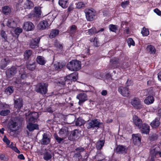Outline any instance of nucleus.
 I'll return each instance as SVG.
<instances>
[{"mask_svg":"<svg viewBox=\"0 0 161 161\" xmlns=\"http://www.w3.org/2000/svg\"><path fill=\"white\" fill-rule=\"evenodd\" d=\"M78 73L77 72H74L66 76L64 80H60L58 82L59 85L60 86H64L66 83L70 84V82L72 81H75L77 79Z\"/></svg>","mask_w":161,"mask_h":161,"instance_id":"nucleus-1","label":"nucleus"},{"mask_svg":"<svg viewBox=\"0 0 161 161\" xmlns=\"http://www.w3.org/2000/svg\"><path fill=\"white\" fill-rule=\"evenodd\" d=\"M81 62L77 60H73L70 61L67 65V68L71 71H76L81 68Z\"/></svg>","mask_w":161,"mask_h":161,"instance_id":"nucleus-2","label":"nucleus"},{"mask_svg":"<svg viewBox=\"0 0 161 161\" xmlns=\"http://www.w3.org/2000/svg\"><path fill=\"white\" fill-rule=\"evenodd\" d=\"M101 124L99 120L94 119L88 121L86 124V126L88 129H97L100 127Z\"/></svg>","mask_w":161,"mask_h":161,"instance_id":"nucleus-3","label":"nucleus"},{"mask_svg":"<svg viewBox=\"0 0 161 161\" xmlns=\"http://www.w3.org/2000/svg\"><path fill=\"white\" fill-rule=\"evenodd\" d=\"M48 86L47 83H38L36 85L35 90L37 92L45 94L47 91Z\"/></svg>","mask_w":161,"mask_h":161,"instance_id":"nucleus-4","label":"nucleus"},{"mask_svg":"<svg viewBox=\"0 0 161 161\" xmlns=\"http://www.w3.org/2000/svg\"><path fill=\"white\" fill-rule=\"evenodd\" d=\"M131 104L136 109H140L143 108L142 102L138 97H135L131 99Z\"/></svg>","mask_w":161,"mask_h":161,"instance_id":"nucleus-5","label":"nucleus"},{"mask_svg":"<svg viewBox=\"0 0 161 161\" xmlns=\"http://www.w3.org/2000/svg\"><path fill=\"white\" fill-rule=\"evenodd\" d=\"M86 18L87 20L92 21L95 15V11L93 10L86 9L85 10Z\"/></svg>","mask_w":161,"mask_h":161,"instance_id":"nucleus-6","label":"nucleus"},{"mask_svg":"<svg viewBox=\"0 0 161 161\" xmlns=\"http://www.w3.org/2000/svg\"><path fill=\"white\" fill-rule=\"evenodd\" d=\"M76 98L79 100V104L81 105L84 102L87 100V96L85 93L81 92L77 95Z\"/></svg>","mask_w":161,"mask_h":161,"instance_id":"nucleus-7","label":"nucleus"},{"mask_svg":"<svg viewBox=\"0 0 161 161\" xmlns=\"http://www.w3.org/2000/svg\"><path fill=\"white\" fill-rule=\"evenodd\" d=\"M17 70L15 66H12L8 69L6 72L7 77L10 78L14 76L17 72Z\"/></svg>","mask_w":161,"mask_h":161,"instance_id":"nucleus-8","label":"nucleus"},{"mask_svg":"<svg viewBox=\"0 0 161 161\" xmlns=\"http://www.w3.org/2000/svg\"><path fill=\"white\" fill-rule=\"evenodd\" d=\"M14 107L18 109H20L23 105V100L22 98L19 97L16 98L14 97Z\"/></svg>","mask_w":161,"mask_h":161,"instance_id":"nucleus-9","label":"nucleus"},{"mask_svg":"<svg viewBox=\"0 0 161 161\" xmlns=\"http://www.w3.org/2000/svg\"><path fill=\"white\" fill-rule=\"evenodd\" d=\"M140 129V131L142 133L148 134L149 132L150 127L147 124H143L141 126V128H139Z\"/></svg>","mask_w":161,"mask_h":161,"instance_id":"nucleus-10","label":"nucleus"},{"mask_svg":"<svg viewBox=\"0 0 161 161\" xmlns=\"http://www.w3.org/2000/svg\"><path fill=\"white\" fill-rule=\"evenodd\" d=\"M49 25L47 21L43 20L40 22L37 25V28L40 30H43L48 28Z\"/></svg>","mask_w":161,"mask_h":161,"instance_id":"nucleus-11","label":"nucleus"},{"mask_svg":"<svg viewBox=\"0 0 161 161\" xmlns=\"http://www.w3.org/2000/svg\"><path fill=\"white\" fill-rule=\"evenodd\" d=\"M133 142L134 144L136 145H139L141 143V136L139 134L132 135Z\"/></svg>","mask_w":161,"mask_h":161,"instance_id":"nucleus-12","label":"nucleus"},{"mask_svg":"<svg viewBox=\"0 0 161 161\" xmlns=\"http://www.w3.org/2000/svg\"><path fill=\"white\" fill-rule=\"evenodd\" d=\"M127 151V148L125 146L122 145H118L116 147L115 152L119 154H125Z\"/></svg>","mask_w":161,"mask_h":161,"instance_id":"nucleus-13","label":"nucleus"},{"mask_svg":"<svg viewBox=\"0 0 161 161\" xmlns=\"http://www.w3.org/2000/svg\"><path fill=\"white\" fill-rule=\"evenodd\" d=\"M118 90L119 92L124 97H128L129 96V91L127 87L120 86Z\"/></svg>","mask_w":161,"mask_h":161,"instance_id":"nucleus-14","label":"nucleus"},{"mask_svg":"<svg viewBox=\"0 0 161 161\" xmlns=\"http://www.w3.org/2000/svg\"><path fill=\"white\" fill-rule=\"evenodd\" d=\"M40 40V39L39 38H35L31 39L29 43L30 47L31 48H35L37 47L38 46V44Z\"/></svg>","mask_w":161,"mask_h":161,"instance_id":"nucleus-15","label":"nucleus"},{"mask_svg":"<svg viewBox=\"0 0 161 161\" xmlns=\"http://www.w3.org/2000/svg\"><path fill=\"white\" fill-rule=\"evenodd\" d=\"M17 125L18 124L16 122L11 121L8 124V128L10 129V132H14L17 130L16 128Z\"/></svg>","mask_w":161,"mask_h":161,"instance_id":"nucleus-16","label":"nucleus"},{"mask_svg":"<svg viewBox=\"0 0 161 161\" xmlns=\"http://www.w3.org/2000/svg\"><path fill=\"white\" fill-rule=\"evenodd\" d=\"M120 64L119 63V60L118 58H114L110 59V66L112 68H116L119 67Z\"/></svg>","mask_w":161,"mask_h":161,"instance_id":"nucleus-17","label":"nucleus"},{"mask_svg":"<svg viewBox=\"0 0 161 161\" xmlns=\"http://www.w3.org/2000/svg\"><path fill=\"white\" fill-rule=\"evenodd\" d=\"M34 28L33 24L31 22H27L24 23L23 28L26 31L32 30Z\"/></svg>","mask_w":161,"mask_h":161,"instance_id":"nucleus-18","label":"nucleus"},{"mask_svg":"<svg viewBox=\"0 0 161 161\" xmlns=\"http://www.w3.org/2000/svg\"><path fill=\"white\" fill-rule=\"evenodd\" d=\"M58 134L61 137L66 138L68 134V128L66 127H63L60 130Z\"/></svg>","mask_w":161,"mask_h":161,"instance_id":"nucleus-19","label":"nucleus"},{"mask_svg":"<svg viewBox=\"0 0 161 161\" xmlns=\"http://www.w3.org/2000/svg\"><path fill=\"white\" fill-rule=\"evenodd\" d=\"M79 132L77 130H75L71 132L69 139L70 140H73L79 136Z\"/></svg>","mask_w":161,"mask_h":161,"instance_id":"nucleus-20","label":"nucleus"},{"mask_svg":"<svg viewBox=\"0 0 161 161\" xmlns=\"http://www.w3.org/2000/svg\"><path fill=\"white\" fill-rule=\"evenodd\" d=\"M42 138L41 141V143L43 145H47L48 144L50 141L48 135L46 133H44L42 135Z\"/></svg>","mask_w":161,"mask_h":161,"instance_id":"nucleus-21","label":"nucleus"},{"mask_svg":"<svg viewBox=\"0 0 161 161\" xmlns=\"http://www.w3.org/2000/svg\"><path fill=\"white\" fill-rule=\"evenodd\" d=\"M27 128L29 131H31L35 130L38 129V125L37 124L30 123L27 125Z\"/></svg>","mask_w":161,"mask_h":161,"instance_id":"nucleus-22","label":"nucleus"},{"mask_svg":"<svg viewBox=\"0 0 161 161\" xmlns=\"http://www.w3.org/2000/svg\"><path fill=\"white\" fill-rule=\"evenodd\" d=\"M133 119L135 125L138 128H141V126L142 125V120L136 115L133 116Z\"/></svg>","mask_w":161,"mask_h":161,"instance_id":"nucleus-23","label":"nucleus"},{"mask_svg":"<svg viewBox=\"0 0 161 161\" xmlns=\"http://www.w3.org/2000/svg\"><path fill=\"white\" fill-rule=\"evenodd\" d=\"M160 118L158 117L155 119L151 123L150 125L153 128H156L158 127L160 125Z\"/></svg>","mask_w":161,"mask_h":161,"instance_id":"nucleus-24","label":"nucleus"},{"mask_svg":"<svg viewBox=\"0 0 161 161\" xmlns=\"http://www.w3.org/2000/svg\"><path fill=\"white\" fill-rule=\"evenodd\" d=\"M23 7L26 8L30 9L34 6V4L32 1L29 0H24L23 1Z\"/></svg>","mask_w":161,"mask_h":161,"instance_id":"nucleus-25","label":"nucleus"},{"mask_svg":"<svg viewBox=\"0 0 161 161\" xmlns=\"http://www.w3.org/2000/svg\"><path fill=\"white\" fill-rule=\"evenodd\" d=\"M34 13L33 16L36 18H39L41 16L42 11L41 7H35Z\"/></svg>","mask_w":161,"mask_h":161,"instance_id":"nucleus-26","label":"nucleus"},{"mask_svg":"<svg viewBox=\"0 0 161 161\" xmlns=\"http://www.w3.org/2000/svg\"><path fill=\"white\" fill-rule=\"evenodd\" d=\"M9 62L10 60L7 57L2 59L0 65L1 68L2 69H4L9 63Z\"/></svg>","mask_w":161,"mask_h":161,"instance_id":"nucleus-27","label":"nucleus"},{"mask_svg":"<svg viewBox=\"0 0 161 161\" xmlns=\"http://www.w3.org/2000/svg\"><path fill=\"white\" fill-rule=\"evenodd\" d=\"M43 158L46 160H50L52 158V156L50 152H47L46 150L42 151L43 153Z\"/></svg>","mask_w":161,"mask_h":161,"instance_id":"nucleus-28","label":"nucleus"},{"mask_svg":"<svg viewBox=\"0 0 161 161\" xmlns=\"http://www.w3.org/2000/svg\"><path fill=\"white\" fill-rule=\"evenodd\" d=\"M58 4L62 8H65L67 7L69 4L68 0H59Z\"/></svg>","mask_w":161,"mask_h":161,"instance_id":"nucleus-29","label":"nucleus"},{"mask_svg":"<svg viewBox=\"0 0 161 161\" xmlns=\"http://www.w3.org/2000/svg\"><path fill=\"white\" fill-rule=\"evenodd\" d=\"M154 101L153 97L152 96H149L146 98L144 102L146 104L149 105L153 103Z\"/></svg>","mask_w":161,"mask_h":161,"instance_id":"nucleus-30","label":"nucleus"},{"mask_svg":"<svg viewBox=\"0 0 161 161\" xmlns=\"http://www.w3.org/2000/svg\"><path fill=\"white\" fill-rule=\"evenodd\" d=\"M14 90V89L13 86H9L6 88L4 92L7 95H10L13 92Z\"/></svg>","mask_w":161,"mask_h":161,"instance_id":"nucleus-31","label":"nucleus"},{"mask_svg":"<svg viewBox=\"0 0 161 161\" xmlns=\"http://www.w3.org/2000/svg\"><path fill=\"white\" fill-rule=\"evenodd\" d=\"M7 25L10 28H14L16 26V23L12 19H9L7 23Z\"/></svg>","mask_w":161,"mask_h":161,"instance_id":"nucleus-32","label":"nucleus"},{"mask_svg":"<svg viewBox=\"0 0 161 161\" xmlns=\"http://www.w3.org/2000/svg\"><path fill=\"white\" fill-rule=\"evenodd\" d=\"M105 142L104 139L100 140L97 142L96 145V148L98 150H100L102 149Z\"/></svg>","mask_w":161,"mask_h":161,"instance_id":"nucleus-33","label":"nucleus"},{"mask_svg":"<svg viewBox=\"0 0 161 161\" xmlns=\"http://www.w3.org/2000/svg\"><path fill=\"white\" fill-rule=\"evenodd\" d=\"M65 65L64 63L62 64L60 62H57L54 64V67L55 69L58 70L62 68Z\"/></svg>","mask_w":161,"mask_h":161,"instance_id":"nucleus-34","label":"nucleus"},{"mask_svg":"<svg viewBox=\"0 0 161 161\" xmlns=\"http://www.w3.org/2000/svg\"><path fill=\"white\" fill-rule=\"evenodd\" d=\"M158 137V135L156 133H152L150 134L148 139L150 141H153L157 140Z\"/></svg>","mask_w":161,"mask_h":161,"instance_id":"nucleus-35","label":"nucleus"},{"mask_svg":"<svg viewBox=\"0 0 161 161\" xmlns=\"http://www.w3.org/2000/svg\"><path fill=\"white\" fill-rule=\"evenodd\" d=\"M59 31L58 30H52L49 35V36L51 38H53L55 37L59 34Z\"/></svg>","mask_w":161,"mask_h":161,"instance_id":"nucleus-36","label":"nucleus"},{"mask_svg":"<svg viewBox=\"0 0 161 161\" xmlns=\"http://www.w3.org/2000/svg\"><path fill=\"white\" fill-rule=\"evenodd\" d=\"M37 62L41 65H43L45 63L44 58L42 56H38L36 58Z\"/></svg>","mask_w":161,"mask_h":161,"instance_id":"nucleus-37","label":"nucleus"},{"mask_svg":"<svg viewBox=\"0 0 161 161\" xmlns=\"http://www.w3.org/2000/svg\"><path fill=\"white\" fill-rule=\"evenodd\" d=\"M85 123V121L81 118H79L77 119L75 122V124L76 126H80Z\"/></svg>","mask_w":161,"mask_h":161,"instance_id":"nucleus-38","label":"nucleus"},{"mask_svg":"<svg viewBox=\"0 0 161 161\" xmlns=\"http://www.w3.org/2000/svg\"><path fill=\"white\" fill-rule=\"evenodd\" d=\"M10 8L9 7L5 6L2 8L3 12L5 14H8L10 12Z\"/></svg>","mask_w":161,"mask_h":161,"instance_id":"nucleus-39","label":"nucleus"},{"mask_svg":"<svg viewBox=\"0 0 161 161\" xmlns=\"http://www.w3.org/2000/svg\"><path fill=\"white\" fill-rule=\"evenodd\" d=\"M32 54V51L31 50H26L24 53V57L25 60L28 59L31 56Z\"/></svg>","mask_w":161,"mask_h":161,"instance_id":"nucleus-40","label":"nucleus"},{"mask_svg":"<svg viewBox=\"0 0 161 161\" xmlns=\"http://www.w3.org/2000/svg\"><path fill=\"white\" fill-rule=\"evenodd\" d=\"M147 49L150 53L154 54L155 52V49L154 47L151 45L147 46Z\"/></svg>","mask_w":161,"mask_h":161,"instance_id":"nucleus-41","label":"nucleus"},{"mask_svg":"<svg viewBox=\"0 0 161 161\" xmlns=\"http://www.w3.org/2000/svg\"><path fill=\"white\" fill-rule=\"evenodd\" d=\"M26 67L28 69L30 70H34L36 67L35 63L33 62L31 64L28 63L26 65Z\"/></svg>","mask_w":161,"mask_h":161,"instance_id":"nucleus-42","label":"nucleus"},{"mask_svg":"<svg viewBox=\"0 0 161 161\" xmlns=\"http://www.w3.org/2000/svg\"><path fill=\"white\" fill-rule=\"evenodd\" d=\"M87 35L89 36H92L93 34H95L97 33V31L96 28L93 27L91 29H89L88 31L87 32Z\"/></svg>","mask_w":161,"mask_h":161,"instance_id":"nucleus-43","label":"nucleus"},{"mask_svg":"<svg viewBox=\"0 0 161 161\" xmlns=\"http://www.w3.org/2000/svg\"><path fill=\"white\" fill-rule=\"evenodd\" d=\"M90 41L91 42H93L94 45L95 47H98L99 46L98 39L96 37L94 38L91 39Z\"/></svg>","mask_w":161,"mask_h":161,"instance_id":"nucleus-44","label":"nucleus"},{"mask_svg":"<svg viewBox=\"0 0 161 161\" xmlns=\"http://www.w3.org/2000/svg\"><path fill=\"white\" fill-rule=\"evenodd\" d=\"M54 136L55 139L58 143H61L63 141V140L65 138L62 137V138H60L56 134H54Z\"/></svg>","mask_w":161,"mask_h":161,"instance_id":"nucleus-45","label":"nucleus"},{"mask_svg":"<svg viewBox=\"0 0 161 161\" xmlns=\"http://www.w3.org/2000/svg\"><path fill=\"white\" fill-rule=\"evenodd\" d=\"M141 33L143 36H147L149 34V31L148 29L143 27L141 31Z\"/></svg>","mask_w":161,"mask_h":161,"instance_id":"nucleus-46","label":"nucleus"},{"mask_svg":"<svg viewBox=\"0 0 161 161\" xmlns=\"http://www.w3.org/2000/svg\"><path fill=\"white\" fill-rule=\"evenodd\" d=\"M29 117L33 118L36 119L38 117V114L37 112H30L28 115Z\"/></svg>","mask_w":161,"mask_h":161,"instance_id":"nucleus-47","label":"nucleus"},{"mask_svg":"<svg viewBox=\"0 0 161 161\" xmlns=\"http://www.w3.org/2000/svg\"><path fill=\"white\" fill-rule=\"evenodd\" d=\"M10 111L9 110H2L0 112V115L3 116H6L10 113Z\"/></svg>","mask_w":161,"mask_h":161,"instance_id":"nucleus-48","label":"nucleus"},{"mask_svg":"<svg viewBox=\"0 0 161 161\" xmlns=\"http://www.w3.org/2000/svg\"><path fill=\"white\" fill-rule=\"evenodd\" d=\"M127 42L129 47L131 45L134 46L135 44L134 42L131 38H129L127 40Z\"/></svg>","mask_w":161,"mask_h":161,"instance_id":"nucleus-49","label":"nucleus"},{"mask_svg":"<svg viewBox=\"0 0 161 161\" xmlns=\"http://www.w3.org/2000/svg\"><path fill=\"white\" fill-rule=\"evenodd\" d=\"M26 119L28 120V123H34L35 122V120H36V119L33 118L29 117L28 115L27 116Z\"/></svg>","mask_w":161,"mask_h":161,"instance_id":"nucleus-50","label":"nucleus"},{"mask_svg":"<svg viewBox=\"0 0 161 161\" xmlns=\"http://www.w3.org/2000/svg\"><path fill=\"white\" fill-rule=\"evenodd\" d=\"M76 30V27L75 25H72L70 27L69 33L71 34L75 33Z\"/></svg>","mask_w":161,"mask_h":161,"instance_id":"nucleus-51","label":"nucleus"},{"mask_svg":"<svg viewBox=\"0 0 161 161\" xmlns=\"http://www.w3.org/2000/svg\"><path fill=\"white\" fill-rule=\"evenodd\" d=\"M109 27L110 30L113 32H115L117 30V27L114 25H109Z\"/></svg>","mask_w":161,"mask_h":161,"instance_id":"nucleus-52","label":"nucleus"},{"mask_svg":"<svg viewBox=\"0 0 161 161\" xmlns=\"http://www.w3.org/2000/svg\"><path fill=\"white\" fill-rule=\"evenodd\" d=\"M1 37L3 38L5 40H6L7 37V34H6L5 32L4 31L2 30L1 31Z\"/></svg>","mask_w":161,"mask_h":161,"instance_id":"nucleus-53","label":"nucleus"},{"mask_svg":"<svg viewBox=\"0 0 161 161\" xmlns=\"http://www.w3.org/2000/svg\"><path fill=\"white\" fill-rule=\"evenodd\" d=\"M85 3L82 2H79L76 5V7L78 8H80L84 7Z\"/></svg>","mask_w":161,"mask_h":161,"instance_id":"nucleus-54","label":"nucleus"},{"mask_svg":"<svg viewBox=\"0 0 161 161\" xmlns=\"http://www.w3.org/2000/svg\"><path fill=\"white\" fill-rule=\"evenodd\" d=\"M95 157L100 161L102 160L104 158V157H103L101 153H97L95 156Z\"/></svg>","mask_w":161,"mask_h":161,"instance_id":"nucleus-55","label":"nucleus"},{"mask_svg":"<svg viewBox=\"0 0 161 161\" xmlns=\"http://www.w3.org/2000/svg\"><path fill=\"white\" fill-rule=\"evenodd\" d=\"M129 3V2L128 1L123 2L121 3V5L123 8H125L128 5Z\"/></svg>","mask_w":161,"mask_h":161,"instance_id":"nucleus-56","label":"nucleus"},{"mask_svg":"<svg viewBox=\"0 0 161 161\" xmlns=\"http://www.w3.org/2000/svg\"><path fill=\"white\" fill-rule=\"evenodd\" d=\"M74 157L77 158L78 159H80L82 158V156L81 155L80 153L77 152V153H74Z\"/></svg>","mask_w":161,"mask_h":161,"instance_id":"nucleus-57","label":"nucleus"},{"mask_svg":"<svg viewBox=\"0 0 161 161\" xmlns=\"http://www.w3.org/2000/svg\"><path fill=\"white\" fill-rule=\"evenodd\" d=\"M85 149L84 148L82 147H79L75 149V151L76 152H79L80 153L82 152H83L85 151Z\"/></svg>","mask_w":161,"mask_h":161,"instance_id":"nucleus-58","label":"nucleus"},{"mask_svg":"<svg viewBox=\"0 0 161 161\" xmlns=\"http://www.w3.org/2000/svg\"><path fill=\"white\" fill-rule=\"evenodd\" d=\"M22 31V29L21 28L19 27H17L14 30L15 33L16 34H18L21 33Z\"/></svg>","mask_w":161,"mask_h":161,"instance_id":"nucleus-59","label":"nucleus"},{"mask_svg":"<svg viewBox=\"0 0 161 161\" xmlns=\"http://www.w3.org/2000/svg\"><path fill=\"white\" fill-rule=\"evenodd\" d=\"M3 141L5 142L8 145L10 144V141L7 138L6 136H4L3 138Z\"/></svg>","mask_w":161,"mask_h":161,"instance_id":"nucleus-60","label":"nucleus"},{"mask_svg":"<svg viewBox=\"0 0 161 161\" xmlns=\"http://www.w3.org/2000/svg\"><path fill=\"white\" fill-rule=\"evenodd\" d=\"M55 46L57 48H58L60 49H62L63 47L62 45L58 43H57L55 44Z\"/></svg>","mask_w":161,"mask_h":161,"instance_id":"nucleus-61","label":"nucleus"},{"mask_svg":"<svg viewBox=\"0 0 161 161\" xmlns=\"http://www.w3.org/2000/svg\"><path fill=\"white\" fill-rule=\"evenodd\" d=\"M21 82V80L20 79L17 78L16 80L14 81V84H20Z\"/></svg>","mask_w":161,"mask_h":161,"instance_id":"nucleus-62","label":"nucleus"},{"mask_svg":"<svg viewBox=\"0 0 161 161\" xmlns=\"http://www.w3.org/2000/svg\"><path fill=\"white\" fill-rule=\"evenodd\" d=\"M154 12L156 13L158 15H161V11H160L158 8H156L154 9Z\"/></svg>","mask_w":161,"mask_h":161,"instance_id":"nucleus-63","label":"nucleus"},{"mask_svg":"<svg viewBox=\"0 0 161 161\" xmlns=\"http://www.w3.org/2000/svg\"><path fill=\"white\" fill-rule=\"evenodd\" d=\"M12 147V149L15 152L18 153H20V151L15 146L14 147Z\"/></svg>","mask_w":161,"mask_h":161,"instance_id":"nucleus-64","label":"nucleus"}]
</instances>
